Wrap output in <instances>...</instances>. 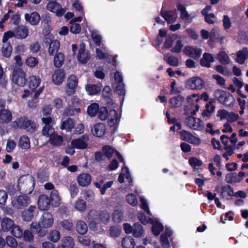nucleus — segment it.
Masks as SVG:
<instances>
[{"label": "nucleus", "mask_w": 248, "mask_h": 248, "mask_svg": "<svg viewBox=\"0 0 248 248\" xmlns=\"http://www.w3.org/2000/svg\"><path fill=\"white\" fill-rule=\"evenodd\" d=\"M34 186V179L31 175H23L18 179V187L19 190L30 193L33 191Z\"/></svg>", "instance_id": "1"}, {"label": "nucleus", "mask_w": 248, "mask_h": 248, "mask_svg": "<svg viewBox=\"0 0 248 248\" xmlns=\"http://www.w3.org/2000/svg\"><path fill=\"white\" fill-rule=\"evenodd\" d=\"M42 122L45 125L42 130L43 135L47 138L51 137L55 133L54 128L53 127L55 124L54 120L50 117H43Z\"/></svg>", "instance_id": "2"}, {"label": "nucleus", "mask_w": 248, "mask_h": 248, "mask_svg": "<svg viewBox=\"0 0 248 248\" xmlns=\"http://www.w3.org/2000/svg\"><path fill=\"white\" fill-rule=\"evenodd\" d=\"M15 123L17 126L21 128L24 129L30 132H33L36 129V124L31 120H29L27 118L21 117L17 119Z\"/></svg>", "instance_id": "3"}, {"label": "nucleus", "mask_w": 248, "mask_h": 248, "mask_svg": "<svg viewBox=\"0 0 248 248\" xmlns=\"http://www.w3.org/2000/svg\"><path fill=\"white\" fill-rule=\"evenodd\" d=\"M205 86L203 80L198 77H194L188 79L186 87L191 90H201Z\"/></svg>", "instance_id": "4"}, {"label": "nucleus", "mask_w": 248, "mask_h": 248, "mask_svg": "<svg viewBox=\"0 0 248 248\" xmlns=\"http://www.w3.org/2000/svg\"><path fill=\"white\" fill-rule=\"evenodd\" d=\"M31 202L30 197L27 195H20L15 198L12 202L13 206L16 209L28 206Z\"/></svg>", "instance_id": "5"}, {"label": "nucleus", "mask_w": 248, "mask_h": 248, "mask_svg": "<svg viewBox=\"0 0 248 248\" xmlns=\"http://www.w3.org/2000/svg\"><path fill=\"white\" fill-rule=\"evenodd\" d=\"M186 122L187 126L193 130L201 131L204 129V124L199 118L189 116L186 119Z\"/></svg>", "instance_id": "6"}, {"label": "nucleus", "mask_w": 248, "mask_h": 248, "mask_svg": "<svg viewBox=\"0 0 248 248\" xmlns=\"http://www.w3.org/2000/svg\"><path fill=\"white\" fill-rule=\"evenodd\" d=\"M12 80L18 86H24L26 83L25 72L21 69L15 70L13 72Z\"/></svg>", "instance_id": "7"}, {"label": "nucleus", "mask_w": 248, "mask_h": 248, "mask_svg": "<svg viewBox=\"0 0 248 248\" xmlns=\"http://www.w3.org/2000/svg\"><path fill=\"white\" fill-rule=\"evenodd\" d=\"M88 140V136L84 135L78 139L72 140L71 145L75 147L76 149L84 150L87 148Z\"/></svg>", "instance_id": "8"}, {"label": "nucleus", "mask_w": 248, "mask_h": 248, "mask_svg": "<svg viewBox=\"0 0 248 248\" xmlns=\"http://www.w3.org/2000/svg\"><path fill=\"white\" fill-rule=\"evenodd\" d=\"M181 139L191 144L199 145L201 143V140L198 138L193 135L190 132L183 130L180 132Z\"/></svg>", "instance_id": "9"}, {"label": "nucleus", "mask_w": 248, "mask_h": 248, "mask_svg": "<svg viewBox=\"0 0 248 248\" xmlns=\"http://www.w3.org/2000/svg\"><path fill=\"white\" fill-rule=\"evenodd\" d=\"M54 223V218L53 215L48 212H44L40 219V223H41L42 228L48 229L51 227Z\"/></svg>", "instance_id": "10"}, {"label": "nucleus", "mask_w": 248, "mask_h": 248, "mask_svg": "<svg viewBox=\"0 0 248 248\" xmlns=\"http://www.w3.org/2000/svg\"><path fill=\"white\" fill-rule=\"evenodd\" d=\"M46 8L48 10L55 13L59 16H62L65 12V10L62 8L61 5L56 1H50Z\"/></svg>", "instance_id": "11"}, {"label": "nucleus", "mask_w": 248, "mask_h": 248, "mask_svg": "<svg viewBox=\"0 0 248 248\" xmlns=\"http://www.w3.org/2000/svg\"><path fill=\"white\" fill-rule=\"evenodd\" d=\"M215 94L216 98L224 105H227L229 101L233 99L232 96L230 93L222 90H216Z\"/></svg>", "instance_id": "12"}, {"label": "nucleus", "mask_w": 248, "mask_h": 248, "mask_svg": "<svg viewBox=\"0 0 248 248\" xmlns=\"http://www.w3.org/2000/svg\"><path fill=\"white\" fill-rule=\"evenodd\" d=\"M202 49L192 46H186L184 50L185 54L195 60L199 59L202 54Z\"/></svg>", "instance_id": "13"}, {"label": "nucleus", "mask_w": 248, "mask_h": 248, "mask_svg": "<svg viewBox=\"0 0 248 248\" xmlns=\"http://www.w3.org/2000/svg\"><path fill=\"white\" fill-rule=\"evenodd\" d=\"M78 85V79L74 75H71L67 79L66 93L68 95H71L75 92V88Z\"/></svg>", "instance_id": "14"}, {"label": "nucleus", "mask_w": 248, "mask_h": 248, "mask_svg": "<svg viewBox=\"0 0 248 248\" xmlns=\"http://www.w3.org/2000/svg\"><path fill=\"white\" fill-rule=\"evenodd\" d=\"M245 176L244 172H239L238 173H230L225 177V181L227 183H236L240 182Z\"/></svg>", "instance_id": "15"}, {"label": "nucleus", "mask_w": 248, "mask_h": 248, "mask_svg": "<svg viewBox=\"0 0 248 248\" xmlns=\"http://www.w3.org/2000/svg\"><path fill=\"white\" fill-rule=\"evenodd\" d=\"M65 74L64 70L62 69L56 70L52 76L53 82L57 85L61 84L65 78Z\"/></svg>", "instance_id": "16"}, {"label": "nucleus", "mask_w": 248, "mask_h": 248, "mask_svg": "<svg viewBox=\"0 0 248 248\" xmlns=\"http://www.w3.org/2000/svg\"><path fill=\"white\" fill-rule=\"evenodd\" d=\"M50 200L48 196L43 194L40 195L38 200V205L41 210H47L50 207Z\"/></svg>", "instance_id": "17"}, {"label": "nucleus", "mask_w": 248, "mask_h": 248, "mask_svg": "<svg viewBox=\"0 0 248 248\" xmlns=\"http://www.w3.org/2000/svg\"><path fill=\"white\" fill-rule=\"evenodd\" d=\"M36 207L34 205H31L28 209L22 212V217L26 221H31L35 213Z\"/></svg>", "instance_id": "18"}, {"label": "nucleus", "mask_w": 248, "mask_h": 248, "mask_svg": "<svg viewBox=\"0 0 248 248\" xmlns=\"http://www.w3.org/2000/svg\"><path fill=\"white\" fill-rule=\"evenodd\" d=\"M11 112L7 109L0 110V124H5L10 123L12 120Z\"/></svg>", "instance_id": "19"}, {"label": "nucleus", "mask_w": 248, "mask_h": 248, "mask_svg": "<svg viewBox=\"0 0 248 248\" xmlns=\"http://www.w3.org/2000/svg\"><path fill=\"white\" fill-rule=\"evenodd\" d=\"M89 56L88 53L86 51L85 45L80 44L78 55V61L82 63H86L89 60Z\"/></svg>", "instance_id": "20"}, {"label": "nucleus", "mask_w": 248, "mask_h": 248, "mask_svg": "<svg viewBox=\"0 0 248 248\" xmlns=\"http://www.w3.org/2000/svg\"><path fill=\"white\" fill-rule=\"evenodd\" d=\"M92 131L93 135L98 137H101L105 134L106 127L103 124H97L94 125Z\"/></svg>", "instance_id": "21"}, {"label": "nucleus", "mask_w": 248, "mask_h": 248, "mask_svg": "<svg viewBox=\"0 0 248 248\" xmlns=\"http://www.w3.org/2000/svg\"><path fill=\"white\" fill-rule=\"evenodd\" d=\"M215 61L213 56L209 53H204L202 59L200 60V64L202 66L209 68L211 66V63Z\"/></svg>", "instance_id": "22"}, {"label": "nucleus", "mask_w": 248, "mask_h": 248, "mask_svg": "<svg viewBox=\"0 0 248 248\" xmlns=\"http://www.w3.org/2000/svg\"><path fill=\"white\" fill-rule=\"evenodd\" d=\"M25 19L31 25H36L39 23L40 20V16L38 13L34 12L31 14L26 13L25 15Z\"/></svg>", "instance_id": "23"}, {"label": "nucleus", "mask_w": 248, "mask_h": 248, "mask_svg": "<svg viewBox=\"0 0 248 248\" xmlns=\"http://www.w3.org/2000/svg\"><path fill=\"white\" fill-rule=\"evenodd\" d=\"M103 152L104 154L108 158L111 157L113 156V154L115 153L120 161L124 162V159L123 158L122 155L118 152L115 151L112 148L109 146H105L103 148Z\"/></svg>", "instance_id": "24"}, {"label": "nucleus", "mask_w": 248, "mask_h": 248, "mask_svg": "<svg viewBox=\"0 0 248 248\" xmlns=\"http://www.w3.org/2000/svg\"><path fill=\"white\" fill-rule=\"evenodd\" d=\"M16 37L19 39L26 38L29 35V30L23 25L18 26L15 31Z\"/></svg>", "instance_id": "25"}, {"label": "nucleus", "mask_w": 248, "mask_h": 248, "mask_svg": "<svg viewBox=\"0 0 248 248\" xmlns=\"http://www.w3.org/2000/svg\"><path fill=\"white\" fill-rule=\"evenodd\" d=\"M235 61L239 64H243L245 61L248 59V50L247 47L243 48L241 50L237 52Z\"/></svg>", "instance_id": "26"}, {"label": "nucleus", "mask_w": 248, "mask_h": 248, "mask_svg": "<svg viewBox=\"0 0 248 248\" xmlns=\"http://www.w3.org/2000/svg\"><path fill=\"white\" fill-rule=\"evenodd\" d=\"M91 181V177L88 173H83L78 177V184L81 186H88Z\"/></svg>", "instance_id": "27"}, {"label": "nucleus", "mask_w": 248, "mask_h": 248, "mask_svg": "<svg viewBox=\"0 0 248 248\" xmlns=\"http://www.w3.org/2000/svg\"><path fill=\"white\" fill-rule=\"evenodd\" d=\"M75 245L74 240L71 236L63 237L61 240L59 248H73Z\"/></svg>", "instance_id": "28"}, {"label": "nucleus", "mask_w": 248, "mask_h": 248, "mask_svg": "<svg viewBox=\"0 0 248 248\" xmlns=\"http://www.w3.org/2000/svg\"><path fill=\"white\" fill-rule=\"evenodd\" d=\"M161 16L168 22L170 23L174 22L177 17V14L172 11L161 12Z\"/></svg>", "instance_id": "29"}, {"label": "nucleus", "mask_w": 248, "mask_h": 248, "mask_svg": "<svg viewBox=\"0 0 248 248\" xmlns=\"http://www.w3.org/2000/svg\"><path fill=\"white\" fill-rule=\"evenodd\" d=\"M178 10L181 11V18L185 21L190 23L192 21L193 17L187 13L185 7L182 4L177 6Z\"/></svg>", "instance_id": "30"}, {"label": "nucleus", "mask_w": 248, "mask_h": 248, "mask_svg": "<svg viewBox=\"0 0 248 248\" xmlns=\"http://www.w3.org/2000/svg\"><path fill=\"white\" fill-rule=\"evenodd\" d=\"M41 79L39 76H31L29 78V87L32 90H34L39 86Z\"/></svg>", "instance_id": "31"}, {"label": "nucleus", "mask_w": 248, "mask_h": 248, "mask_svg": "<svg viewBox=\"0 0 248 248\" xmlns=\"http://www.w3.org/2000/svg\"><path fill=\"white\" fill-rule=\"evenodd\" d=\"M76 230L78 233L83 235L87 232L88 227L84 221L78 220L76 224Z\"/></svg>", "instance_id": "32"}, {"label": "nucleus", "mask_w": 248, "mask_h": 248, "mask_svg": "<svg viewBox=\"0 0 248 248\" xmlns=\"http://www.w3.org/2000/svg\"><path fill=\"white\" fill-rule=\"evenodd\" d=\"M14 225V222L11 218L5 217L1 220V229L4 232H7L12 229Z\"/></svg>", "instance_id": "33"}, {"label": "nucleus", "mask_w": 248, "mask_h": 248, "mask_svg": "<svg viewBox=\"0 0 248 248\" xmlns=\"http://www.w3.org/2000/svg\"><path fill=\"white\" fill-rule=\"evenodd\" d=\"M135 242L134 239L131 236H126L122 240L123 248H134Z\"/></svg>", "instance_id": "34"}, {"label": "nucleus", "mask_w": 248, "mask_h": 248, "mask_svg": "<svg viewBox=\"0 0 248 248\" xmlns=\"http://www.w3.org/2000/svg\"><path fill=\"white\" fill-rule=\"evenodd\" d=\"M86 90L90 95H95L101 91V86L94 84H88L86 86Z\"/></svg>", "instance_id": "35"}, {"label": "nucleus", "mask_w": 248, "mask_h": 248, "mask_svg": "<svg viewBox=\"0 0 248 248\" xmlns=\"http://www.w3.org/2000/svg\"><path fill=\"white\" fill-rule=\"evenodd\" d=\"M49 142L53 146H61L63 142V138L62 136L54 133L51 137H49Z\"/></svg>", "instance_id": "36"}, {"label": "nucleus", "mask_w": 248, "mask_h": 248, "mask_svg": "<svg viewBox=\"0 0 248 248\" xmlns=\"http://www.w3.org/2000/svg\"><path fill=\"white\" fill-rule=\"evenodd\" d=\"M74 126V124L73 120L71 118H67L65 120L62 121L61 129L62 130L65 129L66 131H71Z\"/></svg>", "instance_id": "37"}, {"label": "nucleus", "mask_w": 248, "mask_h": 248, "mask_svg": "<svg viewBox=\"0 0 248 248\" xmlns=\"http://www.w3.org/2000/svg\"><path fill=\"white\" fill-rule=\"evenodd\" d=\"M50 198L52 203L55 206H58L60 205L61 198L59 195V192L57 190H53L50 194Z\"/></svg>", "instance_id": "38"}, {"label": "nucleus", "mask_w": 248, "mask_h": 248, "mask_svg": "<svg viewBox=\"0 0 248 248\" xmlns=\"http://www.w3.org/2000/svg\"><path fill=\"white\" fill-rule=\"evenodd\" d=\"M184 98L181 96L172 98L170 101V106L171 108L180 107L184 101Z\"/></svg>", "instance_id": "39"}, {"label": "nucleus", "mask_w": 248, "mask_h": 248, "mask_svg": "<svg viewBox=\"0 0 248 248\" xmlns=\"http://www.w3.org/2000/svg\"><path fill=\"white\" fill-rule=\"evenodd\" d=\"M217 59L222 64H227L231 61L228 55L223 51H220L217 54Z\"/></svg>", "instance_id": "40"}, {"label": "nucleus", "mask_w": 248, "mask_h": 248, "mask_svg": "<svg viewBox=\"0 0 248 248\" xmlns=\"http://www.w3.org/2000/svg\"><path fill=\"white\" fill-rule=\"evenodd\" d=\"M60 43L57 40H54L51 42L48 48V53L50 55H53L54 54L57 53L60 47Z\"/></svg>", "instance_id": "41"}, {"label": "nucleus", "mask_w": 248, "mask_h": 248, "mask_svg": "<svg viewBox=\"0 0 248 248\" xmlns=\"http://www.w3.org/2000/svg\"><path fill=\"white\" fill-rule=\"evenodd\" d=\"M44 90V86L40 87L38 90L34 93L33 96V99L29 102L28 105L31 108H34L36 107L37 103V99L40 94L42 93Z\"/></svg>", "instance_id": "42"}, {"label": "nucleus", "mask_w": 248, "mask_h": 248, "mask_svg": "<svg viewBox=\"0 0 248 248\" xmlns=\"http://www.w3.org/2000/svg\"><path fill=\"white\" fill-rule=\"evenodd\" d=\"M19 146L22 149H28L30 148V140L27 136H22L19 140Z\"/></svg>", "instance_id": "43"}, {"label": "nucleus", "mask_w": 248, "mask_h": 248, "mask_svg": "<svg viewBox=\"0 0 248 248\" xmlns=\"http://www.w3.org/2000/svg\"><path fill=\"white\" fill-rule=\"evenodd\" d=\"M12 46L9 43H4L1 49L2 56L6 58L9 57L12 52Z\"/></svg>", "instance_id": "44"}, {"label": "nucleus", "mask_w": 248, "mask_h": 248, "mask_svg": "<svg viewBox=\"0 0 248 248\" xmlns=\"http://www.w3.org/2000/svg\"><path fill=\"white\" fill-rule=\"evenodd\" d=\"M64 60V54L61 52L58 53L54 57L53 63L55 66L59 68L61 67Z\"/></svg>", "instance_id": "45"}, {"label": "nucleus", "mask_w": 248, "mask_h": 248, "mask_svg": "<svg viewBox=\"0 0 248 248\" xmlns=\"http://www.w3.org/2000/svg\"><path fill=\"white\" fill-rule=\"evenodd\" d=\"M132 233L135 237H140L141 236L143 233V230L142 226L139 223H135L133 226Z\"/></svg>", "instance_id": "46"}, {"label": "nucleus", "mask_w": 248, "mask_h": 248, "mask_svg": "<svg viewBox=\"0 0 248 248\" xmlns=\"http://www.w3.org/2000/svg\"><path fill=\"white\" fill-rule=\"evenodd\" d=\"M61 234L59 231L54 230L51 231L48 237V239L53 243H57L60 239Z\"/></svg>", "instance_id": "47"}, {"label": "nucleus", "mask_w": 248, "mask_h": 248, "mask_svg": "<svg viewBox=\"0 0 248 248\" xmlns=\"http://www.w3.org/2000/svg\"><path fill=\"white\" fill-rule=\"evenodd\" d=\"M174 46L171 49V51L174 53H179L181 51L183 45L182 43L181 38L177 35L175 41Z\"/></svg>", "instance_id": "48"}, {"label": "nucleus", "mask_w": 248, "mask_h": 248, "mask_svg": "<svg viewBox=\"0 0 248 248\" xmlns=\"http://www.w3.org/2000/svg\"><path fill=\"white\" fill-rule=\"evenodd\" d=\"M153 225L152 232L154 234L155 236H158L161 232L163 230V227L162 224L157 221L154 222L153 220V223H152Z\"/></svg>", "instance_id": "49"}, {"label": "nucleus", "mask_w": 248, "mask_h": 248, "mask_svg": "<svg viewBox=\"0 0 248 248\" xmlns=\"http://www.w3.org/2000/svg\"><path fill=\"white\" fill-rule=\"evenodd\" d=\"M99 107L97 104L93 103L90 105L87 109L88 114L91 117L94 116L98 110H99Z\"/></svg>", "instance_id": "50"}, {"label": "nucleus", "mask_w": 248, "mask_h": 248, "mask_svg": "<svg viewBox=\"0 0 248 248\" xmlns=\"http://www.w3.org/2000/svg\"><path fill=\"white\" fill-rule=\"evenodd\" d=\"M92 38L94 43L97 46L101 45L102 37L96 31H93L92 32Z\"/></svg>", "instance_id": "51"}, {"label": "nucleus", "mask_w": 248, "mask_h": 248, "mask_svg": "<svg viewBox=\"0 0 248 248\" xmlns=\"http://www.w3.org/2000/svg\"><path fill=\"white\" fill-rule=\"evenodd\" d=\"M215 69L218 73L225 76H230L231 75V71L225 67L221 65H217L215 66Z\"/></svg>", "instance_id": "52"}, {"label": "nucleus", "mask_w": 248, "mask_h": 248, "mask_svg": "<svg viewBox=\"0 0 248 248\" xmlns=\"http://www.w3.org/2000/svg\"><path fill=\"white\" fill-rule=\"evenodd\" d=\"M11 233L16 238H21L23 236L22 229L18 226L15 224L12 228Z\"/></svg>", "instance_id": "53"}, {"label": "nucleus", "mask_w": 248, "mask_h": 248, "mask_svg": "<svg viewBox=\"0 0 248 248\" xmlns=\"http://www.w3.org/2000/svg\"><path fill=\"white\" fill-rule=\"evenodd\" d=\"M98 118L102 121L105 120L108 117V111L106 107H101L97 111Z\"/></svg>", "instance_id": "54"}, {"label": "nucleus", "mask_w": 248, "mask_h": 248, "mask_svg": "<svg viewBox=\"0 0 248 248\" xmlns=\"http://www.w3.org/2000/svg\"><path fill=\"white\" fill-rule=\"evenodd\" d=\"M75 208L78 211L82 212L86 208V203L82 199H78L75 203Z\"/></svg>", "instance_id": "55"}, {"label": "nucleus", "mask_w": 248, "mask_h": 248, "mask_svg": "<svg viewBox=\"0 0 248 248\" xmlns=\"http://www.w3.org/2000/svg\"><path fill=\"white\" fill-rule=\"evenodd\" d=\"M176 37L177 35L176 34H173L170 36L169 38L166 40L164 43L163 46L165 48H170L175 43Z\"/></svg>", "instance_id": "56"}, {"label": "nucleus", "mask_w": 248, "mask_h": 248, "mask_svg": "<svg viewBox=\"0 0 248 248\" xmlns=\"http://www.w3.org/2000/svg\"><path fill=\"white\" fill-rule=\"evenodd\" d=\"M123 218V212L119 210H115L113 214L112 220L115 223L120 222Z\"/></svg>", "instance_id": "57"}, {"label": "nucleus", "mask_w": 248, "mask_h": 248, "mask_svg": "<svg viewBox=\"0 0 248 248\" xmlns=\"http://www.w3.org/2000/svg\"><path fill=\"white\" fill-rule=\"evenodd\" d=\"M121 228L118 226H114L110 227L109 234L111 237H117L120 234Z\"/></svg>", "instance_id": "58"}, {"label": "nucleus", "mask_w": 248, "mask_h": 248, "mask_svg": "<svg viewBox=\"0 0 248 248\" xmlns=\"http://www.w3.org/2000/svg\"><path fill=\"white\" fill-rule=\"evenodd\" d=\"M6 242L7 245L11 248H16L18 246L16 240L11 236L6 237Z\"/></svg>", "instance_id": "59"}, {"label": "nucleus", "mask_w": 248, "mask_h": 248, "mask_svg": "<svg viewBox=\"0 0 248 248\" xmlns=\"http://www.w3.org/2000/svg\"><path fill=\"white\" fill-rule=\"evenodd\" d=\"M26 64L30 67H33L38 63V60L34 57H27L25 61Z\"/></svg>", "instance_id": "60"}, {"label": "nucleus", "mask_w": 248, "mask_h": 248, "mask_svg": "<svg viewBox=\"0 0 248 248\" xmlns=\"http://www.w3.org/2000/svg\"><path fill=\"white\" fill-rule=\"evenodd\" d=\"M127 202L132 206H135L138 204V200L133 194H129L126 197Z\"/></svg>", "instance_id": "61"}, {"label": "nucleus", "mask_w": 248, "mask_h": 248, "mask_svg": "<svg viewBox=\"0 0 248 248\" xmlns=\"http://www.w3.org/2000/svg\"><path fill=\"white\" fill-rule=\"evenodd\" d=\"M233 194V191L232 187L228 185L224 186L221 188V195L223 197L227 196H231Z\"/></svg>", "instance_id": "62"}, {"label": "nucleus", "mask_w": 248, "mask_h": 248, "mask_svg": "<svg viewBox=\"0 0 248 248\" xmlns=\"http://www.w3.org/2000/svg\"><path fill=\"white\" fill-rule=\"evenodd\" d=\"M164 60H166L167 62L171 66H177L178 65V59L174 56H170L167 59L164 58Z\"/></svg>", "instance_id": "63"}, {"label": "nucleus", "mask_w": 248, "mask_h": 248, "mask_svg": "<svg viewBox=\"0 0 248 248\" xmlns=\"http://www.w3.org/2000/svg\"><path fill=\"white\" fill-rule=\"evenodd\" d=\"M78 240L80 244L85 246H89L91 244V240L87 236H79Z\"/></svg>", "instance_id": "64"}]
</instances>
